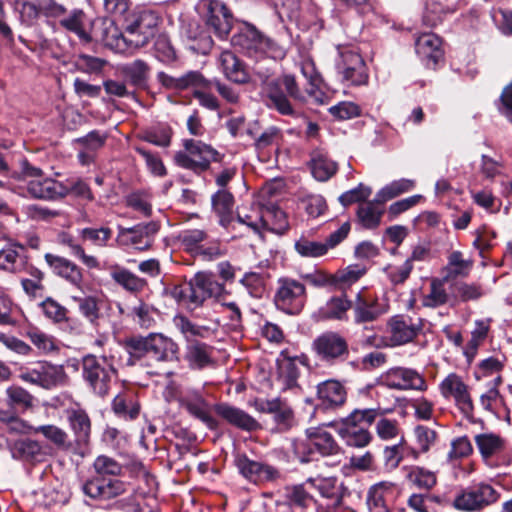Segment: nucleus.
Returning <instances> with one entry per match:
<instances>
[{
	"instance_id": "56",
	"label": "nucleus",
	"mask_w": 512,
	"mask_h": 512,
	"mask_svg": "<svg viewBox=\"0 0 512 512\" xmlns=\"http://www.w3.org/2000/svg\"><path fill=\"white\" fill-rule=\"evenodd\" d=\"M414 187V181L410 179H399L383 187L377 194L379 201H387L410 191Z\"/></svg>"
},
{
	"instance_id": "47",
	"label": "nucleus",
	"mask_w": 512,
	"mask_h": 512,
	"mask_svg": "<svg viewBox=\"0 0 512 512\" xmlns=\"http://www.w3.org/2000/svg\"><path fill=\"white\" fill-rule=\"evenodd\" d=\"M111 277L117 284L132 293L142 291L147 285L145 279H142L129 270L123 268L114 269L111 272Z\"/></svg>"
},
{
	"instance_id": "34",
	"label": "nucleus",
	"mask_w": 512,
	"mask_h": 512,
	"mask_svg": "<svg viewBox=\"0 0 512 512\" xmlns=\"http://www.w3.org/2000/svg\"><path fill=\"white\" fill-rule=\"evenodd\" d=\"M317 395L326 408L338 407L346 401V390L336 380H327L317 386Z\"/></svg>"
},
{
	"instance_id": "8",
	"label": "nucleus",
	"mask_w": 512,
	"mask_h": 512,
	"mask_svg": "<svg viewBox=\"0 0 512 512\" xmlns=\"http://www.w3.org/2000/svg\"><path fill=\"white\" fill-rule=\"evenodd\" d=\"M158 15L147 9H140L126 19L127 43L131 48L145 46L156 34Z\"/></svg>"
},
{
	"instance_id": "5",
	"label": "nucleus",
	"mask_w": 512,
	"mask_h": 512,
	"mask_svg": "<svg viewBox=\"0 0 512 512\" xmlns=\"http://www.w3.org/2000/svg\"><path fill=\"white\" fill-rule=\"evenodd\" d=\"M184 151L176 152L175 163L184 169L200 174L209 169L211 162H220L221 154L211 145L199 140L185 139Z\"/></svg>"
},
{
	"instance_id": "24",
	"label": "nucleus",
	"mask_w": 512,
	"mask_h": 512,
	"mask_svg": "<svg viewBox=\"0 0 512 512\" xmlns=\"http://www.w3.org/2000/svg\"><path fill=\"white\" fill-rule=\"evenodd\" d=\"M354 319L356 323L373 322L387 312V305L381 303L376 296L357 294L354 303Z\"/></svg>"
},
{
	"instance_id": "26",
	"label": "nucleus",
	"mask_w": 512,
	"mask_h": 512,
	"mask_svg": "<svg viewBox=\"0 0 512 512\" xmlns=\"http://www.w3.org/2000/svg\"><path fill=\"white\" fill-rule=\"evenodd\" d=\"M179 347L172 339L162 334H149L148 355L160 362L178 359Z\"/></svg>"
},
{
	"instance_id": "54",
	"label": "nucleus",
	"mask_w": 512,
	"mask_h": 512,
	"mask_svg": "<svg viewBox=\"0 0 512 512\" xmlns=\"http://www.w3.org/2000/svg\"><path fill=\"white\" fill-rule=\"evenodd\" d=\"M122 74L134 86H141L145 83L149 67L142 60H135L130 64H126L121 68Z\"/></svg>"
},
{
	"instance_id": "49",
	"label": "nucleus",
	"mask_w": 512,
	"mask_h": 512,
	"mask_svg": "<svg viewBox=\"0 0 512 512\" xmlns=\"http://www.w3.org/2000/svg\"><path fill=\"white\" fill-rule=\"evenodd\" d=\"M40 374L43 389H52L65 382L64 368L47 362H40Z\"/></svg>"
},
{
	"instance_id": "55",
	"label": "nucleus",
	"mask_w": 512,
	"mask_h": 512,
	"mask_svg": "<svg viewBox=\"0 0 512 512\" xmlns=\"http://www.w3.org/2000/svg\"><path fill=\"white\" fill-rule=\"evenodd\" d=\"M171 137L172 129L166 125L147 129L141 136L144 141L163 148L171 144Z\"/></svg>"
},
{
	"instance_id": "27",
	"label": "nucleus",
	"mask_w": 512,
	"mask_h": 512,
	"mask_svg": "<svg viewBox=\"0 0 512 512\" xmlns=\"http://www.w3.org/2000/svg\"><path fill=\"white\" fill-rule=\"evenodd\" d=\"M305 360L304 356H289L284 351L280 354V357L277 359L278 376L285 388H293L297 385L300 365H304Z\"/></svg>"
},
{
	"instance_id": "58",
	"label": "nucleus",
	"mask_w": 512,
	"mask_h": 512,
	"mask_svg": "<svg viewBox=\"0 0 512 512\" xmlns=\"http://www.w3.org/2000/svg\"><path fill=\"white\" fill-rule=\"evenodd\" d=\"M93 468L99 476H119L122 474V465L114 458L107 455H99L96 457L93 463Z\"/></svg>"
},
{
	"instance_id": "50",
	"label": "nucleus",
	"mask_w": 512,
	"mask_h": 512,
	"mask_svg": "<svg viewBox=\"0 0 512 512\" xmlns=\"http://www.w3.org/2000/svg\"><path fill=\"white\" fill-rule=\"evenodd\" d=\"M34 434H42L48 441L53 443L59 449L69 450L72 448V444L68 440V434L66 431L56 425L48 424L35 426Z\"/></svg>"
},
{
	"instance_id": "18",
	"label": "nucleus",
	"mask_w": 512,
	"mask_h": 512,
	"mask_svg": "<svg viewBox=\"0 0 512 512\" xmlns=\"http://www.w3.org/2000/svg\"><path fill=\"white\" fill-rule=\"evenodd\" d=\"M92 40L102 42L106 47L116 51L130 48L126 31L122 33L111 19H97L92 23Z\"/></svg>"
},
{
	"instance_id": "4",
	"label": "nucleus",
	"mask_w": 512,
	"mask_h": 512,
	"mask_svg": "<svg viewBox=\"0 0 512 512\" xmlns=\"http://www.w3.org/2000/svg\"><path fill=\"white\" fill-rule=\"evenodd\" d=\"M306 436V439H296L292 444L295 456L302 463L313 460L316 452L322 456H331L340 451L333 436L322 427L307 429Z\"/></svg>"
},
{
	"instance_id": "33",
	"label": "nucleus",
	"mask_w": 512,
	"mask_h": 512,
	"mask_svg": "<svg viewBox=\"0 0 512 512\" xmlns=\"http://www.w3.org/2000/svg\"><path fill=\"white\" fill-rule=\"evenodd\" d=\"M441 39L434 33L420 35L415 43L417 54L427 61V65H436L442 58Z\"/></svg>"
},
{
	"instance_id": "15",
	"label": "nucleus",
	"mask_w": 512,
	"mask_h": 512,
	"mask_svg": "<svg viewBox=\"0 0 512 512\" xmlns=\"http://www.w3.org/2000/svg\"><path fill=\"white\" fill-rule=\"evenodd\" d=\"M159 231V224L155 221L140 223L130 228L118 226L117 241L122 246H134L139 250L151 247L153 237Z\"/></svg>"
},
{
	"instance_id": "21",
	"label": "nucleus",
	"mask_w": 512,
	"mask_h": 512,
	"mask_svg": "<svg viewBox=\"0 0 512 512\" xmlns=\"http://www.w3.org/2000/svg\"><path fill=\"white\" fill-rule=\"evenodd\" d=\"M257 411L272 415L279 431H287L295 424L294 412L291 406L280 398L256 401Z\"/></svg>"
},
{
	"instance_id": "30",
	"label": "nucleus",
	"mask_w": 512,
	"mask_h": 512,
	"mask_svg": "<svg viewBox=\"0 0 512 512\" xmlns=\"http://www.w3.org/2000/svg\"><path fill=\"white\" fill-rule=\"evenodd\" d=\"M215 410L219 416L239 429L250 432L260 428L259 423L252 416L239 408L219 404L215 407Z\"/></svg>"
},
{
	"instance_id": "39",
	"label": "nucleus",
	"mask_w": 512,
	"mask_h": 512,
	"mask_svg": "<svg viewBox=\"0 0 512 512\" xmlns=\"http://www.w3.org/2000/svg\"><path fill=\"white\" fill-rule=\"evenodd\" d=\"M84 20V12L75 9L69 15L61 18L59 24L67 31L74 33L82 43L88 44L92 41V35L85 29Z\"/></svg>"
},
{
	"instance_id": "42",
	"label": "nucleus",
	"mask_w": 512,
	"mask_h": 512,
	"mask_svg": "<svg viewBox=\"0 0 512 512\" xmlns=\"http://www.w3.org/2000/svg\"><path fill=\"white\" fill-rule=\"evenodd\" d=\"M5 394L6 404L9 408L25 412L34 406V396L21 386H9Z\"/></svg>"
},
{
	"instance_id": "2",
	"label": "nucleus",
	"mask_w": 512,
	"mask_h": 512,
	"mask_svg": "<svg viewBox=\"0 0 512 512\" xmlns=\"http://www.w3.org/2000/svg\"><path fill=\"white\" fill-rule=\"evenodd\" d=\"M224 290V284L218 282L212 273L199 271L188 281L187 286H176L172 295L178 301L196 308L207 299L220 297Z\"/></svg>"
},
{
	"instance_id": "40",
	"label": "nucleus",
	"mask_w": 512,
	"mask_h": 512,
	"mask_svg": "<svg viewBox=\"0 0 512 512\" xmlns=\"http://www.w3.org/2000/svg\"><path fill=\"white\" fill-rule=\"evenodd\" d=\"M10 452L14 459L24 461L37 460L43 454L41 444L29 438L14 441L10 445Z\"/></svg>"
},
{
	"instance_id": "12",
	"label": "nucleus",
	"mask_w": 512,
	"mask_h": 512,
	"mask_svg": "<svg viewBox=\"0 0 512 512\" xmlns=\"http://www.w3.org/2000/svg\"><path fill=\"white\" fill-rule=\"evenodd\" d=\"M439 390L443 398L454 401L455 406L464 416L471 417L473 415L474 404L470 389L460 375L448 374L439 384Z\"/></svg>"
},
{
	"instance_id": "3",
	"label": "nucleus",
	"mask_w": 512,
	"mask_h": 512,
	"mask_svg": "<svg viewBox=\"0 0 512 512\" xmlns=\"http://www.w3.org/2000/svg\"><path fill=\"white\" fill-rule=\"evenodd\" d=\"M377 414L376 409H355L340 423L334 425L336 432L346 445L356 448L365 447L371 441V434L362 424L370 425Z\"/></svg>"
},
{
	"instance_id": "37",
	"label": "nucleus",
	"mask_w": 512,
	"mask_h": 512,
	"mask_svg": "<svg viewBox=\"0 0 512 512\" xmlns=\"http://www.w3.org/2000/svg\"><path fill=\"white\" fill-rule=\"evenodd\" d=\"M384 202L376 197L374 201L361 203L357 210V217L360 224L366 229H375L380 225L384 208Z\"/></svg>"
},
{
	"instance_id": "6",
	"label": "nucleus",
	"mask_w": 512,
	"mask_h": 512,
	"mask_svg": "<svg viewBox=\"0 0 512 512\" xmlns=\"http://www.w3.org/2000/svg\"><path fill=\"white\" fill-rule=\"evenodd\" d=\"M178 241L192 257L203 261H214L226 254V249L221 242L211 238L202 229L183 230L178 235Z\"/></svg>"
},
{
	"instance_id": "51",
	"label": "nucleus",
	"mask_w": 512,
	"mask_h": 512,
	"mask_svg": "<svg viewBox=\"0 0 512 512\" xmlns=\"http://www.w3.org/2000/svg\"><path fill=\"white\" fill-rule=\"evenodd\" d=\"M445 277L442 279H433L430 284V291L423 298V305L429 308H436L445 305L449 301V295L444 287Z\"/></svg>"
},
{
	"instance_id": "11",
	"label": "nucleus",
	"mask_w": 512,
	"mask_h": 512,
	"mask_svg": "<svg viewBox=\"0 0 512 512\" xmlns=\"http://www.w3.org/2000/svg\"><path fill=\"white\" fill-rule=\"evenodd\" d=\"M500 493L487 483H479L468 487L454 499V507L458 510L474 512L496 503Z\"/></svg>"
},
{
	"instance_id": "38",
	"label": "nucleus",
	"mask_w": 512,
	"mask_h": 512,
	"mask_svg": "<svg viewBox=\"0 0 512 512\" xmlns=\"http://www.w3.org/2000/svg\"><path fill=\"white\" fill-rule=\"evenodd\" d=\"M259 222L263 228L276 234H283L289 226L285 212L276 206L262 209Z\"/></svg>"
},
{
	"instance_id": "45",
	"label": "nucleus",
	"mask_w": 512,
	"mask_h": 512,
	"mask_svg": "<svg viewBox=\"0 0 512 512\" xmlns=\"http://www.w3.org/2000/svg\"><path fill=\"white\" fill-rule=\"evenodd\" d=\"M176 328L183 334L187 343L197 341L196 338H207L211 330L207 326L197 325L191 322L187 317L179 315L174 318Z\"/></svg>"
},
{
	"instance_id": "41",
	"label": "nucleus",
	"mask_w": 512,
	"mask_h": 512,
	"mask_svg": "<svg viewBox=\"0 0 512 512\" xmlns=\"http://www.w3.org/2000/svg\"><path fill=\"white\" fill-rule=\"evenodd\" d=\"M233 206L234 197L225 189H220L212 196V207L219 216V222L222 226H227L231 223Z\"/></svg>"
},
{
	"instance_id": "22",
	"label": "nucleus",
	"mask_w": 512,
	"mask_h": 512,
	"mask_svg": "<svg viewBox=\"0 0 512 512\" xmlns=\"http://www.w3.org/2000/svg\"><path fill=\"white\" fill-rule=\"evenodd\" d=\"M158 79L168 89L186 90V89H211L212 81L207 80L199 71H188L180 76H171L164 72L158 74Z\"/></svg>"
},
{
	"instance_id": "43",
	"label": "nucleus",
	"mask_w": 512,
	"mask_h": 512,
	"mask_svg": "<svg viewBox=\"0 0 512 512\" xmlns=\"http://www.w3.org/2000/svg\"><path fill=\"white\" fill-rule=\"evenodd\" d=\"M351 307V301L347 299L346 295H341L329 299L325 305L319 309L318 313L321 319L343 320Z\"/></svg>"
},
{
	"instance_id": "16",
	"label": "nucleus",
	"mask_w": 512,
	"mask_h": 512,
	"mask_svg": "<svg viewBox=\"0 0 512 512\" xmlns=\"http://www.w3.org/2000/svg\"><path fill=\"white\" fill-rule=\"evenodd\" d=\"M317 356L325 362L334 363L349 355L348 343L336 332H325L313 341Z\"/></svg>"
},
{
	"instance_id": "7",
	"label": "nucleus",
	"mask_w": 512,
	"mask_h": 512,
	"mask_svg": "<svg viewBox=\"0 0 512 512\" xmlns=\"http://www.w3.org/2000/svg\"><path fill=\"white\" fill-rule=\"evenodd\" d=\"M82 375L92 391L104 397L108 394L116 370L106 356L86 355L82 359Z\"/></svg>"
},
{
	"instance_id": "36",
	"label": "nucleus",
	"mask_w": 512,
	"mask_h": 512,
	"mask_svg": "<svg viewBox=\"0 0 512 512\" xmlns=\"http://www.w3.org/2000/svg\"><path fill=\"white\" fill-rule=\"evenodd\" d=\"M45 260L57 275L76 285L81 282L82 273L79 267L71 261L50 253L45 255Z\"/></svg>"
},
{
	"instance_id": "14",
	"label": "nucleus",
	"mask_w": 512,
	"mask_h": 512,
	"mask_svg": "<svg viewBox=\"0 0 512 512\" xmlns=\"http://www.w3.org/2000/svg\"><path fill=\"white\" fill-rule=\"evenodd\" d=\"M337 74L346 86L364 85L368 81L366 65L360 54L346 49L340 52V60L336 65Z\"/></svg>"
},
{
	"instance_id": "20",
	"label": "nucleus",
	"mask_w": 512,
	"mask_h": 512,
	"mask_svg": "<svg viewBox=\"0 0 512 512\" xmlns=\"http://www.w3.org/2000/svg\"><path fill=\"white\" fill-rule=\"evenodd\" d=\"M383 383L391 389L396 390H424L426 382L424 378L414 369L394 367L389 369L382 377Z\"/></svg>"
},
{
	"instance_id": "23",
	"label": "nucleus",
	"mask_w": 512,
	"mask_h": 512,
	"mask_svg": "<svg viewBox=\"0 0 512 512\" xmlns=\"http://www.w3.org/2000/svg\"><path fill=\"white\" fill-rule=\"evenodd\" d=\"M235 465L246 479L255 483L274 480L279 476V472L274 467L253 461L244 454L236 456Z\"/></svg>"
},
{
	"instance_id": "52",
	"label": "nucleus",
	"mask_w": 512,
	"mask_h": 512,
	"mask_svg": "<svg viewBox=\"0 0 512 512\" xmlns=\"http://www.w3.org/2000/svg\"><path fill=\"white\" fill-rule=\"evenodd\" d=\"M407 479L414 487L421 490H430L437 483V477L434 472L419 466H414L410 469Z\"/></svg>"
},
{
	"instance_id": "60",
	"label": "nucleus",
	"mask_w": 512,
	"mask_h": 512,
	"mask_svg": "<svg viewBox=\"0 0 512 512\" xmlns=\"http://www.w3.org/2000/svg\"><path fill=\"white\" fill-rule=\"evenodd\" d=\"M295 249L301 256L319 257L327 253L328 246L322 242L301 238L295 243Z\"/></svg>"
},
{
	"instance_id": "1",
	"label": "nucleus",
	"mask_w": 512,
	"mask_h": 512,
	"mask_svg": "<svg viewBox=\"0 0 512 512\" xmlns=\"http://www.w3.org/2000/svg\"><path fill=\"white\" fill-rule=\"evenodd\" d=\"M231 43L244 55L255 59L267 56L274 60H281L287 53V49L284 46L264 36L250 24H245L234 34L231 38Z\"/></svg>"
},
{
	"instance_id": "10",
	"label": "nucleus",
	"mask_w": 512,
	"mask_h": 512,
	"mask_svg": "<svg viewBox=\"0 0 512 512\" xmlns=\"http://www.w3.org/2000/svg\"><path fill=\"white\" fill-rule=\"evenodd\" d=\"M254 75L260 82L265 104L268 108L276 110L283 116H295L297 114L294 104L286 97L280 87V80L272 79L269 70H255Z\"/></svg>"
},
{
	"instance_id": "59",
	"label": "nucleus",
	"mask_w": 512,
	"mask_h": 512,
	"mask_svg": "<svg viewBox=\"0 0 512 512\" xmlns=\"http://www.w3.org/2000/svg\"><path fill=\"white\" fill-rule=\"evenodd\" d=\"M154 308L139 300L138 303L132 308V314L134 317V321H136L142 328H151L154 323Z\"/></svg>"
},
{
	"instance_id": "28",
	"label": "nucleus",
	"mask_w": 512,
	"mask_h": 512,
	"mask_svg": "<svg viewBox=\"0 0 512 512\" xmlns=\"http://www.w3.org/2000/svg\"><path fill=\"white\" fill-rule=\"evenodd\" d=\"M220 65L225 77L236 84H247L250 82V74L245 64L232 52L221 53Z\"/></svg>"
},
{
	"instance_id": "9",
	"label": "nucleus",
	"mask_w": 512,
	"mask_h": 512,
	"mask_svg": "<svg viewBox=\"0 0 512 512\" xmlns=\"http://www.w3.org/2000/svg\"><path fill=\"white\" fill-rule=\"evenodd\" d=\"M277 285L278 287L274 296L276 307L290 315L299 314L307 299L305 285L289 277L279 278Z\"/></svg>"
},
{
	"instance_id": "31",
	"label": "nucleus",
	"mask_w": 512,
	"mask_h": 512,
	"mask_svg": "<svg viewBox=\"0 0 512 512\" xmlns=\"http://www.w3.org/2000/svg\"><path fill=\"white\" fill-rule=\"evenodd\" d=\"M183 407L193 415L194 417L201 420L210 429L217 427V421L210 414L209 407L204 398L197 392L187 394L180 399Z\"/></svg>"
},
{
	"instance_id": "53",
	"label": "nucleus",
	"mask_w": 512,
	"mask_h": 512,
	"mask_svg": "<svg viewBox=\"0 0 512 512\" xmlns=\"http://www.w3.org/2000/svg\"><path fill=\"white\" fill-rule=\"evenodd\" d=\"M19 250L21 246L9 244L0 249V268L9 272H17L22 266Z\"/></svg>"
},
{
	"instance_id": "25",
	"label": "nucleus",
	"mask_w": 512,
	"mask_h": 512,
	"mask_svg": "<svg viewBox=\"0 0 512 512\" xmlns=\"http://www.w3.org/2000/svg\"><path fill=\"white\" fill-rule=\"evenodd\" d=\"M391 341L396 345L412 341L421 330L420 322H414L410 317L397 315L388 323Z\"/></svg>"
},
{
	"instance_id": "19",
	"label": "nucleus",
	"mask_w": 512,
	"mask_h": 512,
	"mask_svg": "<svg viewBox=\"0 0 512 512\" xmlns=\"http://www.w3.org/2000/svg\"><path fill=\"white\" fill-rule=\"evenodd\" d=\"M206 25L220 39H225L231 31L233 16L226 5L219 0H209L205 3Z\"/></svg>"
},
{
	"instance_id": "62",
	"label": "nucleus",
	"mask_w": 512,
	"mask_h": 512,
	"mask_svg": "<svg viewBox=\"0 0 512 512\" xmlns=\"http://www.w3.org/2000/svg\"><path fill=\"white\" fill-rule=\"evenodd\" d=\"M414 265L409 261H405L402 265H387L384 268V272L386 273L390 282L394 285L403 284L410 276Z\"/></svg>"
},
{
	"instance_id": "44",
	"label": "nucleus",
	"mask_w": 512,
	"mask_h": 512,
	"mask_svg": "<svg viewBox=\"0 0 512 512\" xmlns=\"http://www.w3.org/2000/svg\"><path fill=\"white\" fill-rule=\"evenodd\" d=\"M149 335L146 337L134 336L125 340L124 348L128 354L126 364L134 366L148 355Z\"/></svg>"
},
{
	"instance_id": "46",
	"label": "nucleus",
	"mask_w": 512,
	"mask_h": 512,
	"mask_svg": "<svg viewBox=\"0 0 512 512\" xmlns=\"http://www.w3.org/2000/svg\"><path fill=\"white\" fill-rule=\"evenodd\" d=\"M473 261L464 259L460 251H453L448 257V263L445 267V280H450L458 276H467L472 269Z\"/></svg>"
},
{
	"instance_id": "29",
	"label": "nucleus",
	"mask_w": 512,
	"mask_h": 512,
	"mask_svg": "<svg viewBox=\"0 0 512 512\" xmlns=\"http://www.w3.org/2000/svg\"><path fill=\"white\" fill-rule=\"evenodd\" d=\"M212 353V346L200 341H190L186 345L184 359L191 369L202 370L214 363Z\"/></svg>"
},
{
	"instance_id": "64",
	"label": "nucleus",
	"mask_w": 512,
	"mask_h": 512,
	"mask_svg": "<svg viewBox=\"0 0 512 512\" xmlns=\"http://www.w3.org/2000/svg\"><path fill=\"white\" fill-rule=\"evenodd\" d=\"M78 303L80 313L91 323L95 324L99 318L97 300L91 296L74 298Z\"/></svg>"
},
{
	"instance_id": "17",
	"label": "nucleus",
	"mask_w": 512,
	"mask_h": 512,
	"mask_svg": "<svg viewBox=\"0 0 512 512\" xmlns=\"http://www.w3.org/2000/svg\"><path fill=\"white\" fill-rule=\"evenodd\" d=\"M69 427L74 435L75 451L81 456L90 443L91 420L88 413L80 407H72L66 410Z\"/></svg>"
},
{
	"instance_id": "32",
	"label": "nucleus",
	"mask_w": 512,
	"mask_h": 512,
	"mask_svg": "<svg viewBox=\"0 0 512 512\" xmlns=\"http://www.w3.org/2000/svg\"><path fill=\"white\" fill-rule=\"evenodd\" d=\"M476 447L485 462L500 455L506 448V440L499 434L483 432L474 437Z\"/></svg>"
},
{
	"instance_id": "61",
	"label": "nucleus",
	"mask_w": 512,
	"mask_h": 512,
	"mask_svg": "<svg viewBox=\"0 0 512 512\" xmlns=\"http://www.w3.org/2000/svg\"><path fill=\"white\" fill-rule=\"evenodd\" d=\"M454 294L461 301L467 302L478 300L484 295V291L479 284L460 282L455 285Z\"/></svg>"
},
{
	"instance_id": "63",
	"label": "nucleus",
	"mask_w": 512,
	"mask_h": 512,
	"mask_svg": "<svg viewBox=\"0 0 512 512\" xmlns=\"http://www.w3.org/2000/svg\"><path fill=\"white\" fill-rule=\"evenodd\" d=\"M107 479L93 477L82 485L83 493L94 500L104 501Z\"/></svg>"
},
{
	"instance_id": "48",
	"label": "nucleus",
	"mask_w": 512,
	"mask_h": 512,
	"mask_svg": "<svg viewBox=\"0 0 512 512\" xmlns=\"http://www.w3.org/2000/svg\"><path fill=\"white\" fill-rule=\"evenodd\" d=\"M112 409L115 414L126 420L137 418L140 412L139 404L129 394L117 395L112 402Z\"/></svg>"
},
{
	"instance_id": "57",
	"label": "nucleus",
	"mask_w": 512,
	"mask_h": 512,
	"mask_svg": "<svg viewBox=\"0 0 512 512\" xmlns=\"http://www.w3.org/2000/svg\"><path fill=\"white\" fill-rule=\"evenodd\" d=\"M283 85L286 97L294 104L296 108L297 114L294 117L299 115V104H302L305 101V96L301 92L296 79L293 75L287 74L284 75L280 81V86Z\"/></svg>"
},
{
	"instance_id": "13",
	"label": "nucleus",
	"mask_w": 512,
	"mask_h": 512,
	"mask_svg": "<svg viewBox=\"0 0 512 512\" xmlns=\"http://www.w3.org/2000/svg\"><path fill=\"white\" fill-rule=\"evenodd\" d=\"M23 173L32 179L28 182L27 190L34 198L57 199L68 195V189L62 183L51 179L42 178V171L28 163L24 164Z\"/></svg>"
},
{
	"instance_id": "35",
	"label": "nucleus",
	"mask_w": 512,
	"mask_h": 512,
	"mask_svg": "<svg viewBox=\"0 0 512 512\" xmlns=\"http://www.w3.org/2000/svg\"><path fill=\"white\" fill-rule=\"evenodd\" d=\"M309 164L313 177L321 182L329 180L338 169L336 162L322 150H314L311 153Z\"/></svg>"
}]
</instances>
